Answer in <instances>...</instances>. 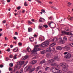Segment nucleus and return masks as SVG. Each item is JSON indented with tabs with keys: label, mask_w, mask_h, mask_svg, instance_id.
<instances>
[{
	"label": "nucleus",
	"mask_w": 73,
	"mask_h": 73,
	"mask_svg": "<svg viewBox=\"0 0 73 73\" xmlns=\"http://www.w3.org/2000/svg\"><path fill=\"white\" fill-rule=\"evenodd\" d=\"M61 66L62 67L63 70L64 72H67L68 71V68H66L67 64L66 63H62Z\"/></svg>",
	"instance_id": "nucleus-1"
},
{
	"label": "nucleus",
	"mask_w": 73,
	"mask_h": 73,
	"mask_svg": "<svg viewBox=\"0 0 73 73\" xmlns=\"http://www.w3.org/2000/svg\"><path fill=\"white\" fill-rule=\"evenodd\" d=\"M32 68L31 66H26L24 69V71L25 72H27V71H28L29 70L31 69Z\"/></svg>",
	"instance_id": "nucleus-2"
},
{
	"label": "nucleus",
	"mask_w": 73,
	"mask_h": 73,
	"mask_svg": "<svg viewBox=\"0 0 73 73\" xmlns=\"http://www.w3.org/2000/svg\"><path fill=\"white\" fill-rule=\"evenodd\" d=\"M41 49L40 48H34L33 50L31 51V52L32 53H33L34 52H37L38 50H40Z\"/></svg>",
	"instance_id": "nucleus-3"
},
{
	"label": "nucleus",
	"mask_w": 73,
	"mask_h": 73,
	"mask_svg": "<svg viewBox=\"0 0 73 73\" xmlns=\"http://www.w3.org/2000/svg\"><path fill=\"white\" fill-rule=\"evenodd\" d=\"M61 32L63 34H65L67 36L70 35V32H66L65 31H62Z\"/></svg>",
	"instance_id": "nucleus-4"
},
{
	"label": "nucleus",
	"mask_w": 73,
	"mask_h": 73,
	"mask_svg": "<svg viewBox=\"0 0 73 73\" xmlns=\"http://www.w3.org/2000/svg\"><path fill=\"white\" fill-rule=\"evenodd\" d=\"M24 64V61H20L17 62V64L18 65H20V66H21V65Z\"/></svg>",
	"instance_id": "nucleus-5"
},
{
	"label": "nucleus",
	"mask_w": 73,
	"mask_h": 73,
	"mask_svg": "<svg viewBox=\"0 0 73 73\" xmlns=\"http://www.w3.org/2000/svg\"><path fill=\"white\" fill-rule=\"evenodd\" d=\"M71 57V54L69 53H68V54L66 56H64L65 58H67V59H68L70 58Z\"/></svg>",
	"instance_id": "nucleus-6"
},
{
	"label": "nucleus",
	"mask_w": 73,
	"mask_h": 73,
	"mask_svg": "<svg viewBox=\"0 0 73 73\" xmlns=\"http://www.w3.org/2000/svg\"><path fill=\"white\" fill-rule=\"evenodd\" d=\"M53 58L54 60H57V61H59L60 60L58 58V55H55Z\"/></svg>",
	"instance_id": "nucleus-7"
},
{
	"label": "nucleus",
	"mask_w": 73,
	"mask_h": 73,
	"mask_svg": "<svg viewBox=\"0 0 73 73\" xmlns=\"http://www.w3.org/2000/svg\"><path fill=\"white\" fill-rule=\"evenodd\" d=\"M43 43L45 44V46H48L49 45V42L48 40H46L45 42H43Z\"/></svg>",
	"instance_id": "nucleus-8"
},
{
	"label": "nucleus",
	"mask_w": 73,
	"mask_h": 73,
	"mask_svg": "<svg viewBox=\"0 0 73 73\" xmlns=\"http://www.w3.org/2000/svg\"><path fill=\"white\" fill-rule=\"evenodd\" d=\"M18 68V66L17 65H15L14 66V70L13 71V72H15L16 71H17V68Z\"/></svg>",
	"instance_id": "nucleus-9"
},
{
	"label": "nucleus",
	"mask_w": 73,
	"mask_h": 73,
	"mask_svg": "<svg viewBox=\"0 0 73 73\" xmlns=\"http://www.w3.org/2000/svg\"><path fill=\"white\" fill-rule=\"evenodd\" d=\"M57 65V63H51L50 64V65L51 66H53V67L56 66Z\"/></svg>",
	"instance_id": "nucleus-10"
},
{
	"label": "nucleus",
	"mask_w": 73,
	"mask_h": 73,
	"mask_svg": "<svg viewBox=\"0 0 73 73\" xmlns=\"http://www.w3.org/2000/svg\"><path fill=\"white\" fill-rule=\"evenodd\" d=\"M37 62V60H33L30 62V64L32 65H34L35 64H36Z\"/></svg>",
	"instance_id": "nucleus-11"
},
{
	"label": "nucleus",
	"mask_w": 73,
	"mask_h": 73,
	"mask_svg": "<svg viewBox=\"0 0 73 73\" xmlns=\"http://www.w3.org/2000/svg\"><path fill=\"white\" fill-rule=\"evenodd\" d=\"M52 51V49L51 48L49 47L46 50V52H50Z\"/></svg>",
	"instance_id": "nucleus-12"
},
{
	"label": "nucleus",
	"mask_w": 73,
	"mask_h": 73,
	"mask_svg": "<svg viewBox=\"0 0 73 73\" xmlns=\"http://www.w3.org/2000/svg\"><path fill=\"white\" fill-rule=\"evenodd\" d=\"M52 53H48L46 54V56L47 57H50L52 56Z\"/></svg>",
	"instance_id": "nucleus-13"
},
{
	"label": "nucleus",
	"mask_w": 73,
	"mask_h": 73,
	"mask_svg": "<svg viewBox=\"0 0 73 73\" xmlns=\"http://www.w3.org/2000/svg\"><path fill=\"white\" fill-rule=\"evenodd\" d=\"M51 70H52V72L53 73H55L56 68H54V67H52V68Z\"/></svg>",
	"instance_id": "nucleus-14"
},
{
	"label": "nucleus",
	"mask_w": 73,
	"mask_h": 73,
	"mask_svg": "<svg viewBox=\"0 0 73 73\" xmlns=\"http://www.w3.org/2000/svg\"><path fill=\"white\" fill-rule=\"evenodd\" d=\"M65 49H66V50L67 51H69L70 50V48L66 46L65 47Z\"/></svg>",
	"instance_id": "nucleus-15"
},
{
	"label": "nucleus",
	"mask_w": 73,
	"mask_h": 73,
	"mask_svg": "<svg viewBox=\"0 0 73 73\" xmlns=\"http://www.w3.org/2000/svg\"><path fill=\"white\" fill-rule=\"evenodd\" d=\"M18 48L16 47L15 48H14L13 51L15 52H17V51H18Z\"/></svg>",
	"instance_id": "nucleus-16"
},
{
	"label": "nucleus",
	"mask_w": 73,
	"mask_h": 73,
	"mask_svg": "<svg viewBox=\"0 0 73 73\" xmlns=\"http://www.w3.org/2000/svg\"><path fill=\"white\" fill-rule=\"evenodd\" d=\"M56 49L57 50H60L62 49V48H61V47L60 46H58L56 47Z\"/></svg>",
	"instance_id": "nucleus-17"
},
{
	"label": "nucleus",
	"mask_w": 73,
	"mask_h": 73,
	"mask_svg": "<svg viewBox=\"0 0 73 73\" xmlns=\"http://www.w3.org/2000/svg\"><path fill=\"white\" fill-rule=\"evenodd\" d=\"M40 46H41L42 47H45V46L46 47V46L45 45V43H43L41 44Z\"/></svg>",
	"instance_id": "nucleus-18"
},
{
	"label": "nucleus",
	"mask_w": 73,
	"mask_h": 73,
	"mask_svg": "<svg viewBox=\"0 0 73 73\" xmlns=\"http://www.w3.org/2000/svg\"><path fill=\"white\" fill-rule=\"evenodd\" d=\"M69 40L70 41H73V37H70L69 38Z\"/></svg>",
	"instance_id": "nucleus-19"
},
{
	"label": "nucleus",
	"mask_w": 73,
	"mask_h": 73,
	"mask_svg": "<svg viewBox=\"0 0 73 73\" xmlns=\"http://www.w3.org/2000/svg\"><path fill=\"white\" fill-rule=\"evenodd\" d=\"M41 66H40L37 67L36 68V70L37 71L39 69H41Z\"/></svg>",
	"instance_id": "nucleus-20"
},
{
	"label": "nucleus",
	"mask_w": 73,
	"mask_h": 73,
	"mask_svg": "<svg viewBox=\"0 0 73 73\" xmlns=\"http://www.w3.org/2000/svg\"><path fill=\"white\" fill-rule=\"evenodd\" d=\"M32 28H28V31L29 32H32Z\"/></svg>",
	"instance_id": "nucleus-21"
},
{
	"label": "nucleus",
	"mask_w": 73,
	"mask_h": 73,
	"mask_svg": "<svg viewBox=\"0 0 73 73\" xmlns=\"http://www.w3.org/2000/svg\"><path fill=\"white\" fill-rule=\"evenodd\" d=\"M44 63H45V60H42L40 62L41 64H44Z\"/></svg>",
	"instance_id": "nucleus-22"
},
{
	"label": "nucleus",
	"mask_w": 73,
	"mask_h": 73,
	"mask_svg": "<svg viewBox=\"0 0 73 73\" xmlns=\"http://www.w3.org/2000/svg\"><path fill=\"white\" fill-rule=\"evenodd\" d=\"M56 43H53L51 44L50 45V46H51L52 47V46H54V45H56Z\"/></svg>",
	"instance_id": "nucleus-23"
},
{
	"label": "nucleus",
	"mask_w": 73,
	"mask_h": 73,
	"mask_svg": "<svg viewBox=\"0 0 73 73\" xmlns=\"http://www.w3.org/2000/svg\"><path fill=\"white\" fill-rule=\"evenodd\" d=\"M57 39L56 38H54L52 39V41H54V42H56L57 41Z\"/></svg>",
	"instance_id": "nucleus-24"
},
{
	"label": "nucleus",
	"mask_w": 73,
	"mask_h": 73,
	"mask_svg": "<svg viewBox=\"0 0 73 73\" xmlns=\"http://www.w3.org/2000/svg\"><path fill=\"white\" fill-rule=\"evenodd\" d=\"M52 23H53V21H51L50 23H48V26L50 27V24H52Z\"/></svg>",
	"instance_id": "nucleus-25"
},
{
	"label": "nucleus",
	"mask_w": 73,
	"mask_h": 73,
	"mask_svg": "<svg viewBox=\"0 0 73 73\" xmlns=\"http://www.w3.org/2000/svg\"><path fill=\"white\" fill-rule=\"evenodd\" d=\"M49 62L52 63V62H54V61L53 59H51L49 60Z\"/></svg>",
	"instance_id": "nucleus-26"
},
{
	"label": "nucleus",
	"mask_w": 73,
	"mask_h": 73,
	"mask_svg": "<svg viewBox=\"0 0 73 73\" xmlns=\"http://www.w3.org/2000/svg\"><path fill=\"white\" fill-rule=\"evenodd\" d=\"M63 40H64V41H67V38H66V36H64L63 38Z\"/></svg>",
	"instance_id": "nucleus-27"
},
{
	"label": "nucleus",
	"mask_w": 73,
	"mask_h": 73,
	"mask_svg": "<svg viewBox=\"0 0 73 73\" xmlns=\"http://www.w3.org/2000/svg\"><path fill=\"white\" fill-rule=\"evenodd\" d=\"M35 70V68H32L30 70V72H32L34 71Z\"/></svg>",
	"instance_id": "nucleus-28"
},
{
	"label": "nucleus",
	"mask_w": 73,
	"mask_h": 73,
	"mask_svg": "<svg viewBox=\"0 0 73 73\" xmlns=\"http://www.w3.org/2000/svg\"><path fill=\"white\" fill-rule=\"evenodd\" d=\"M9 65L11 67H12V66H13V64L12 63H11L9 64Z\"/></svg>",
	"instance_id": "nucleus-29"
},
{
	"label": "nucleus",
	"mask_w": 73,
	"mask_h": 73,
	"mask_svg": "<svg viewBox=\"0 0 73 73\" xmlns=\"http://www.w3.org/2000/svg\"><path fill=\"white\" fill-rule=\"evenodd\" d=\"M31 42H32L33 41V38L32 37L31 38H29Z\"/></svg>",
	"instance_id": "nucleus-30"
},
{
	"label": "nucleus",
	"mask_w": 73,
	"mask_h": 73,
	"mask_svg": "<svg viewBox=\"0 0 73 73\" xmlns=\"http://www.w3.org/2000/svg\"><path fill=\"white\" fill-rule=\"evenodd\" d=\"M65 30L66 31H69V29L68 27L65 28Z\"/></svg>",
	"instance_id": "nucleus-31"
},
{
	"label": "nucleus",
	"mask_w": 73,
	"mask_h": 73,
	"mask_svg": "<svg viewBox=\"0 0 73 73\" xmlns=\"http://www.w3.org/2000/svg\"><path fill=\"white\" fill-rule=\"evenodd\" d=\"M27 51H28L29 52H31V49L30 48H27Z\"/></svg>",
	"instance_id": "nucleus-32"
},
{
	"label": "nucleus",
	"mask_w": 73,
	"mask_h": 73,
	"mask_svg": "<svg viewBox=\"0 0 73 73\" xmlns=\"http://www.w3.org/2000/svg\"><path fill=\"white\" fill-rule=\"evenodd\" d=\"M24 5L25 7H27V6H28V4H27V2H25L24 3Z\"/></svg>",
	"instance_id": "nucleus-33"
},
{
	"label": "nucleus",
	"mask_w": 73,
	"mask_h": 73,
	"mask_svg": "<svg viewBox=\"0 0 73 73\" xmlns=\"http://www.w3.org/2000/svg\"><path fill=\"white\" fill-rule=\"evenodd\" d=\"M43 26L44 27V28H47L48 27V25H43Z\"/></svg>",
	"instance_id": "nucleus-34"
},
{
	"label": "nucleus",
	"mask_w": 73,
	"mask_h": 73,
	"mask_svg": "<svg viewBox=\"0 0 73 73\" xmlns=\"http://www.w3.org/2000/svg\"><path fill=\"white\" fill-rule=\"evenodd\" d=\"M28 58V56H25L24 58L23 59L24 60H26V59H27V58Z\"/></svg>",
	"instance_id": "nucleus-35"
},
{
	"label": "nucleus",
	"mask_w": 73,
	"mask_h": 73,
	"mask_svg": "<svg viewBox=\"0 0 73 73\" xmlns=\"http://www.w3.org/2000/svg\"><path fill=\"white\" fill-rule=\"evenodd\" d=\"M60 42H61V43H62V44H64V43H65V41L64 40H61L60 41Z\"/></svg>",
	"instance_id": "nucleus-36"
},
{
	"label": "nucleus",
	"mask_w": 73,
	"mask_h": 73,
	"mask_svg": "<svg viewBox=\"0 0 73 73\" xmlns=\"http://www.w3.org/2000/svg\"><path fill=\"white\" fill-rule=\"evenodd\" d=\"M17 56V54H15L13 58L14 59H16V58H17V57H16Z\"/></svg>",
	"instance_id": "nucleus-37"
},
{
	"label": "nucleus",
	"mask_w": 73,
	"mask_h": 73,
	"mask_svg": "<svg viewBox=\"0 0 73 73\" xmlns=\"http://www.w3.org/2000/svg\"><path fill=\"white\" fill-rule=\"evenodd\" d=\"M41 11L43 13H46V12H45V10L43 9H42Z\"/></svg>",
	"instance_id": "nucleus-38"
},
{
	"label": "nucleus",
	"mask_w": 73,
	"mask_h": 73,
	"mask_svg": "<svg viewBox=\"0 0 73 73\" xmlns=\"http://www.w3.org/2000/svg\"><path fill=\"white\" fill-rule=\"evenodd\" d=\"M59 70L55 68V73H58V71Z\"/></svg>",
	"instance_id": "nucleus-39"
},
{
	"label": "nucleus",
	"mask_w": 73,
	"mask_h": 73,
	"mask_svg": "<svg viewBox=\"0 0 73 73\" xmlns=\"http://www.w3.org/2000/svg\"><path fill=\"white\" fill-rule=\"evenodd\" d=\"M37 2H38V3H40V4H42V2H41V1H39V0H37Z\"/></svg>",
	"instance_id": "nucleus-40"
},
{
	"label": "nucleus",
	"mask_w": 73,
	"mask_h": 73,
	"mask_svg": "<svg viewBox=\"0 0 73 73\" xmlns=\"http://www.w3.org/2000/svg\"><path fill=\"white\" fill-rule=\"evenodd\" d=\"M19 73H23V69H21L20 70V71H19Z\"/></svg>",
	"instance_id": "nucleus-41"
},
{
	"label": "nucleus",
	"mask_w": 73,
	"mask_h": 73,
	"mask_svg": "<svg viewBox=\"0 0 73 73\" xmlns=\"http://www.w3.org/2000/svg\"><path fill=\"white\" fill-rule=\"evenodd\" d=\"M50 69L49 67H47L45 68V70H48V69Z\"/></svg>",
	"instance_id": "nucleus-42"
},
{
	"label": "nucleus",
	"mask_w": 73,
	"mask_h": 73,
	"mask_svg": "<svg viewBox=\"0 0 73 73\" xmlns=\"http://www.w3.org/2000/svg\"><path fill=\"white\" fill-rule=\"evenodd\" d=\"M9 71H11H11H13V70H12V69H13L12 68H11L10 67L9 68Z\"/></svg>",
	"instance_id": "nucleus-43"
},
{
	"label": "nucleus",
	"mask_w": 73,
	"mask_h": 73,
	"mask_svg": "<svg viewBox=\"0 0 73 73\" xmlns=\"http://www.w3.org/2000/svg\"><path fill=\"white\" fill-rule=\"evenodd\" d=\"M28 23H29V24H33V23L31 22L30 21H28Z\"/></svg>",
	"instance_id": "nucleus-44"
},
{
	"label": "nucleus",
	"mask_w": 73,
	"mask_h": 73,
	"mask_svg": "<svg viewBox=\"0 0 73 73\" xmlns=\"http://www.w3.org/2000/svg\"><path fill=\"white\" fill-rule=\"evenodd\" d=\"M42 19H43V18H41L39 20V22H44L42 21Z\"/></svg>",
	"instance_id": "nucleus-45"
},
{
	"label": "nucleus",
	"mask_w": 73,
	"mask_h": 73,
	"mask_svg": "<svg viewBox=\"0 0 73 73\" xmlns=\"http://www.w3.org/2000/svg\"><path fill=\"white\" fill-rule=\"evenodd\" d=\"M41 53L42 54H44V53H45V50H43L41 52Z\"/></svg>",
	"instance_id": "nucleus-46"
},
{
	"label": "nucleus",
	"mask_w": 73,
	"mask_h": 73,
	"mask_svg": "<svg viewBox=\"0 0 73 73\" xmlns=\"http://www.w3.org/2000/svg\"><path fill=\"white\" fill-rule=\"evenodd\" d=\"M38 47H39V45H36L35 46V48H38Z\"/></svg>",
	"instance_id": "nucleus-47"
},
{
	"label": "nucleus",
	"mask_w": 73,
	"mask_h": 73,
	"mask_svg": "<svg viewBox=\"0 0 73 73\" xmlns=\"http://www.w3.org/2000/svg\"><path fill=\"white\" fill-rule=\"evenodd\" d=\"M20 8H21V7L19 6L17 8V9L18 10H19V9H20Z\"/></svg>",
	"instance_id": "nucleus-48"
},
{
	"label": "nucleus",
	"mask_w": 73,
	"mask_h": 73,
	"mask_svg": "<svg viewBox=\"0 0 73 73\" xmlns=\"http://www.w3.org/2000/svg\"><path fill=\"white\" fill-rule=\"evenodd\" d=\"M18 45H19V46H21V45H22V43L20 42H19L18 43Z\"/></svg>",
	"instance_id": "nucleus-49"
},
{
	"label": "nucleus",
	"mask_w": 73,
	"mask_h": 73,
	"mask_svg": "<svg viewBox=\"0 0 73 73\" xmlns=\"http://www.w3.org/2000/svg\"><path fill=\"white\" fill-rule=\"evenodd\" d=\"M38 27L39 29H42V26H40V25H39L38 26Z\"/></svg>",
	"instance_id": "nucleus-50"
},
{
	"label": "nucleus",
	"mask_w": 73,
	"mask_h": 73,
	"mask_svg": "<svg viewBox=\"0 0 73 73\" xmlns=\"http://www.w3.org/2000/svg\"><path fill=\"white\" fill-rule=\"evenodd\" d=\"M73 17H70V18L68 19V20H69L72 21V20H73Z\"/></svg>",
	"instance_id": "nucleus-51"
},
{
	"label": "nucleus",
	"mask_w": 73,
	"mask_h": 73,
	"mask_svg": "<svg viewBox=\"0 0 73 73\" xmlns=\"http://www.w3.org/2000/svg\"><path fill=\"white\" fill-rule=\"evenodd\" d=\"M10 50H11V49H10V48H8L7 50V52H10Z\"/></svg>",
	"instance_id": "nucleus-52"
},
{
	"label": "nucleus",
	"mask_w": 73,
	"mask_h": 73,
	"mask_svg": "<svg viewBox=\"0 0 73 73\" xmlns=\"http://www.w3.org/2000/svg\"><path fill=\"white\" fill-rule=\"evenodd\" d=\"M53 39L52 38H51L49 39V41H52Z\"/></svg>",
	"instance_id": "nucleus-53"
},
{
	"label": "nucleus",
	"mask_w": 73,
	"mask_h": 73,
	"mask_svg": "<svg viewBox=\"0 0 73 73\" xmlns=\"http://www.w3.org/2000/svg\"><path fill=\"white\" fill-rule=\"evenodd\" d=\"M52 8L54 9H55L56 10V8L52 6Z\"/></svg>",
	"instance_id": "nucleus-54"
},
{
	"label": "nucleus",
	"mask_w": 73,
	"mask_h": 73,
	"mask_svg": "<svg viewBox=\"0 0 73 73\" xmlns=\"http://www.w3.org/2000/svg\"><path fill=\"white\" fill-rule=\"evenodd\" d=\"M70 45L72 47H73V43H72L70 44Z\"/></svg>",
	"instance_id": "nucleus-55"
},
{
	"label": "nucleus",
	"mask_w": 73,
	"mask_h": 73,
	"mask_svg": "<svg viewBox=\"0 0 73 73\" xmlns=\"http://www.w3.org/2000/svg\"><path fill=\"white\" fill-rule=\"evenodd\" d=\"M4 66L3 64H1L0 65V68H3Z\"/></svg>",
	"instance_id": "nucleus-56"
},
{
	"label": "nucleus",
	"mask_w": 73,
	"mask_h": 73,
	"mask_svg": "<svg viewBox=\"0 0 73 73\" xmlns=\"http://www.w3.org/2000/svg\"><path fill=\"white\" fill-rule=\"evenodd\" d=\"M58 73H62V71L59 70V71H58Z\"/></svg>",
	"instance_id": "nucleus-57"
},
{
	"label": "nucleus",
	"mask_w": 73,
	"mask_h": 73,
	"mask_svg": "<svg viewBox=\"0 0 73 73\" xmlns=\"http://www.w3.org/2000/svg\"><path fill=\"white\" fill-rule=\"evenodd\" d=\"M67 4H68V5H71L72 4V3H70V2H68Z\"/></svg>",
	"instance_id": "nucleus-58"
},
{
	"label": "nucleus",
	"mask_w": 73,
	"mask_h": 73,
	"mask_svg": "<svg viewBox=\"0 0 73 73\" xmlns=\"http://www.w3.org/2000/svg\"><path fill=\"white\" fill-rule=\"evenodd\" d=\"M67 73H73V72L72 71H68L67 72Z\"/></svg>",
	"instance_id": "nucleus-59"
},
{
	"label": "nucleus",
	"mask_w": 73,
	"mask_h": 73,
	"mask_svg": "<svg viewBox=\"0 0 73 73\" xmlns=\"http://www.w3.org/2000/svg\"><path fill=\"white\" fill-rule=\"evenodd\" d=\"M10 58H12V57H13V55H10Z\"/></svg>",
	"instance_id": "nucleus-60"
},
{
	"label": "nucleus",
	"mask_w": 73,
	"mask_h": 73,
	"mask_svg": "<svg viewBox=\"0 0 73 73\" xmlns=\"http://www.w3.org/2000/svg\"><path fill=\"white\" fill-rule=\"evenodd\" d=\"M15 35H18V33H17V32H15Z\"/></svg>",
	"instance_id": "nucleus-61"
},
{
	"label": "nucleus",
	"mask_w": 73,
	"mask_h": 73,
	"mask_svg": "<svg viewBox=\"0 0 73 73\" xmlns=\"http://www.w3.org/2000/svg\"><path fill=\"white\" fill-rule=\"evenodd\" d=\"M13 38L14 39V40H16V39H17V38L15 36H14L13 37Z\"/></svg>",
	"instance_id": "nucleus-62"
},
{
	"label": "nucleus",
	"mask_w": 73,
	"mask_h": 73,
	"mask_svg": "<svg viewBox=\"0 0 73 73\" xmlns=\"http://www.w3.org/2000/svg\"><path fill=\"white\" fill-rule=\"evenodd\" d=\"M5 23H6V21L5 20L3 21V24Z\"/></svg>",
	"instance_id": "nucleus-63"
},
{
	"label": "nucleus",
	"mask_w": 73,
	"mask_h": 73,
	"mask_svg": "<svg viewBox=\"0 0 73 73\" xmlns=\"http://www.w3.org/2000/svg\"><path fill=\"white\" fill-rule=\"evenodd\" d=\"M5 38L6 40H8V38H7V37H5Z\"/></svg>",
	"instance_id": "nucleus-64"
}]
</instances>
